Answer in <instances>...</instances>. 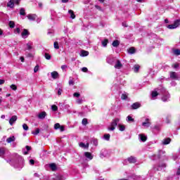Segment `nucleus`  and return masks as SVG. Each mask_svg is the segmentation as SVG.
Masks as SVG:
<instances>
[{"label": "nucleus", "mask_w": 180, "mask_h": 180, "mask_svg": "<svg viewBox=\"0 0 180 180\" xmlns=\"http://www.w3.org/2000/svg\"><path fill=\"white\" fill-rule=\"evenodd\" d=\"M120 122V120L119 118H115V120H112L111 122L110 127H108V130L110 131H113L116 129V126H117V123Z\"/></svg>", "instance_id": "1"}, {"label": "nucleus", "mask_w": 180, "mask_h": 180, "mask_svg": "<svg viewBox=\"0 0 180 180\" xmlns=\"http://www.w3.org/2000/svg\"><path fill=\"white\" fill-rule=\"evenodd\" d=\"M179 25H180V20H176L174 21V24L167 25V29H171V30L176 29V27H178Z\"/></svg>", "instance_id": "2"}, {"label": "nucleus", "mask_w": 180, "mask_h": 180, "mask_svg": "<svg viewBox=\"0 0 180 180\" xmlns=\"http://www.w3.org/2000/svg\"><path fill=\"white\" fill-rule=\"evenodd\" d=\"M170 78L172 79H176V80H179L180 79V73L178 74L175 72H170Z\"/></svg>", "instance_id": "3"}, {"label": "nucleus", "mask_w": 180, "mask_h": 180, "mask_svg": "<svg viewBox=\"0 0 180 180\" xmlns=\"http://www.w3.org/2000/svg\"><path fill=\"white\" fill-rule=\"evenodd\" d=\"M109 156V152L106 149H102L100 153V157L101 158H105V157Z\"/></svg>", "instance_id": "4"}, {"label": "nucleus", "mask_w": 180, "mask_h": 180, "mask_svg": "<svg viewBox=\"0 0 180 180\" xmlns=\"http://www.w3.org/2000/svg\"><path fill=\"white\" fill-rule=\"evenodd\" d=\"M169 98H170L169 93H168V91H165L163 94V96H162V101L163 102H167V101H168Z\"/></svg>", "instance_id": "5"}, {"label": "nucleus", "mask_w": 180, "mask_h": 180, "mask_svg": "<svg viewBox=\"0 0 180 180\" xmlns=\"http://www.w3.org/2000/svg\"><path fill=\"white\" fill-rule=\"evenodd\" d=\"M29 34H30V33H29V31L26 29H24L22 32L21 33V36L22 39H27V37L29 36Z\"/></svg>", "instance_id": "6"}, {"label": "nucleus", "mask_w": 180, "mask_h": 180, "mask_svg": "<svg viewBox=\"0 0 180 180\" xmlns=\"http://www.w3.org/2000/svg\"><path fill=\"white\" fill-rule=\"evenodd\" d=\"M27 19H29V20H36V19L37 18V15H36V14H28L27 15Z\"/></svg>", "instance_id": "7"}, {"label": "nucleus", "mask_w": 180, "mask_h": 180, "mask_svg": "<svg viewBox=\"0 0 180 180\" xmlns=\"http://www.w3.org/2000/svg\"><path fill=\"white\" fill-rule=\"evenodd\" d=\"M127 161L129 162V164H134L137 162V159H136L135 157L130 156L127 158Z\"/></svg>", "instance_id": "8"}, {"label": "nucleus", "mask_w": 180, "mask_h": 180, "mask_svg": "<svg viewBox=\"0 0 180 180\" xmlns=\"http://www.w3.org/2000/svg\"><path fill=\"white\" fill-rule=\"evenodd\" d=\"M142 126H143V127H150V126H151V122H150V119L146 118V122L142 123Z\"/></svg>", "instance_id": "9"}, {"label": "nucleus", "mask_w": 180, "mask_h": 180, "mask_svg": "<svg viewBox=\"0 0 180 180\" xmlns=\"http://www.w3.org/2000/svg\"><path fill=\"white\" fill-rule=\"evenodd\" d=\"M16 120H18V117L16 115L12 116L9 120V123H10L11 126H12V124H13V123H15V122H16Z\"/></svg>", "instance_id": "10"}, {"label": "nucleus", "mask_w": 180, "mask_h": 180, "mask_svg": "<svg viewBox=\"0 0 180 180\" xmlns=\"http://www.w3.org/2000/svg\"><path fill=\"white\" fill-rule=\"evenodd\" d=\"M7 8H11V9H13V8H15V3H13V0H10L7 3Z\"/></svg>", "instance_id": "11"}, {"label": "nucleus", "mask_w": 180, "mask_h": 180, "mask_svg": "<svg viewBox=\"0 0 180 180\" xmlns=\"http://www.w3.org/2000/svg\"><path fill=\"white\" fill-rule=\"evenodd\" d=\"M84 157L86 158H88V160H92L94 158V156L92 155V153L89 152H85L84 153Z\"/></svg>", "instance_id": "12"}, {"label": "nucleus", "mask_w": 180, "mask_h": 180, "mask_svg": "<svg viewBox=\"0 0 180 180\" xmlns=\"http://www.w3.org/2000/svg\"><path fill=\"white\" fill-rule=\"evenodd\" d=\"M122 67H123V65H122V63H120V60H117L115 65V68H117V70H120Z\"/></svg>", "instance_id": "13"}, {"label": "nucleus", "mask_w": 180, "mask_h": 180, "mask_svg": "<svg viewBox=\"0 0 180 180\" xmlns=\"http://www.w3.org/2000/svg\"><path fill=\"white\" fill-rule=\"evenodd\" d=\"M51 75L53 79H57L58 78V72L57 71H53L51 73Z\"/></svg>", "instance_id": "14"}, {"label": "nucleus", "mask_w": 180, "mask_h": 180, "mask_svg": "<svg viewBox=\"0 0 180 180\" xmlns=\"http://www.w3.org/2000/svg\"><path fill=\"white\" fill-rule=\"evenodd\" d=\"M140 106H141V105L140 104V103H134L131 105V108L132 109H139V108H140Z\"/></svg>", "instance_id": "15"}, {"label": "nucleus", "mask_w": 180, "mask_h": 180, "mask_svg": "<svg viewBox=\"0 0 180 180\" xmlns=\"http://www.w3.org/2000/svg\"><path fill=\"white\" fill-rule=\"evenodd\" d=\"M79 147H81V148H89V143L85 144V143L81 142L79 143Z\"/></svg>", "instance_id": "16"}, {"label": "nucleus", "mask_w": 180, "mask_h": 180, "mask_svg": "<svg viewBox=\"0 0 180 180\" xmlns=\"http://www.w3.org/2000/svg\"><path fill=\"white\" fill-rule=\"evenodd\" d=\"M15 139V136H10L6 139V143H13Z\"/></svg>", "instance_id": "17"}, {"label": "nucleus", "mask_w": 180, "mask_h": 180, "mask_svg": "<svg viewBox=\"0 0 180 180\" xmlns=\"http://www.w3.org/2000/svg\"><path fill=\"white\" fill-rule=\"evenodd\" d=\"M170 143H171V139H169V138L165 139L162 141V144L164 146H167V144H169Z\"/></svg>", "instance_id": "18"}, {"label": "nucleus", "mask_w": 180, "mask_h": 180, "mask_svg": "<svg viewBox=\"0 0 180 180\" xmlns=\"http://www.w3.org/2000/svg\"><path fill=\"white\" fill-rule=\"evenodd\" d=\"M139 138L141 141L144 142L147 141V136H144V134H139Z\"/></svg>", "instance_id": "19"}, {"label": "nucleus", "mask_w": 180, "mask_h": 180, "mask_svg": "<svg viewBox=\"0 0 180 180\" xmlns=\"http://www.w3.org/2000/svg\"><path fill=\"white\" fill-rule=\"evenodd\" d=\"M46 112H41L39 114L38 117L39 119H44L46 117Z\"/></svg>", "instance_id": "20"}, {"label": "nucleus", "mask_w": 180, "mask_h": 180, "mask_svg": "<svg viewBox=\"0 0 180 180\" xmlns=\"http://www.w3.org/2000/svg\"><path fill=\"white\" fill-rule=\"evenodd\" d=\"M118 127H119V130L120 131H124V130H126V127L124 125H123V124H118Z\"/></svg>", "instance_id": "21"}, {"label": "nucleus", "mask_w": 180, "mask_h": 180, "mask_svg": "<svg viewBox=\"0 0 180 180\" xmlns=\"http://www.w3.org/2000/svg\"><path fill=\"white\" fill-rule=\"evenodd\" d=\"M68 13L69 15H70V18L72 19H75V14L74 13V11L72 10H69Z\"/></svg>", "instance_id": "22"}, {"label": "nucleus", "mask_w": 180, "mask_h": 180, "mask_svg": "<svg viewBox=\"0 0 180 180\" xmlns=\"http://www.w3.org/2000/svg\"><path fill=\"white\" fill-rule=\"evenodd\" d=\"M49 167L52 171H56L57 169V166L54 163H51L49 165Z\"/></svg>", "instance_id": "23"}, {"label": "nucleus", "mask_w": 180, "mask_h": 180, "mask_svg": "<svg viewBox=\"0 0 180 180\" xmlns=\"http://www.w3.org/2000/svg\"><path fill=\"white\" fill-rule=\"evenodd\" d=\"M5 151H6V150L4 148H0V157L5 155Z\"/></svg>", "instance_id": "24"}, {"label": "nucleus", "mask_w": 180, "mask_h": 180, "mask_svg": "<svg viewBox=\"0 0 180 180\" xmlns=\"http://www.w3.org/2000/svg\"><path fill=\"white\" fill-rule=\"evenodd\" d=\"M128 52L129 54H134L136 53V49L134 47H131L129 49Z\"/></svg>", "instance_id": "25"}, {"label": "nucleus", "mask_w": 180, "mask_h": 180, "mask_svg": "<svg viewBox=\"0 0 180 180\" xmlns=\"http://www.w3.org/2000/svg\"><path fill=\"white\" fill-rule=\"evenodd\" d=\"M89 52L86 51H82L81 56L82 57H86V56H89Z\"/></svg>", "instance_id": "26"}, {"label": "nucleus", "mask_w": 180, "mask_h": 180, "mask_svg": "<svg viewBox=\"0 0 180 180\" xmlns=\"http://www.w3.org/2000/svg\"><path fill=\"white\" fill-rule=\"evenodd\" d=\"M20 15H21V16H25L26 15V11H25V8H22L20 9Z\"/></svg>", "instance_id": "27"}, {"label": "nucleus", "mask_w": 180, "mask_h": 180, "mask_svg": "<svg viewBox=\"0 0 180 180\" xmlns=\"http://www.w3.org/2000/svg\"><path fill=\"white\" fill-rule=\"evenodd\" d=\"M102 46L103 47H106L108 46V43H109V40L108 39H104L103 41H102Z\"/></svg>", "instance_id": "28"}, {"label": "nucleus", "mask_w": 180, "mask_h": 180, "mask_svg": "<svg viewBox=\"0 0 180 180\" xmlns=\"http://www.w3.org/2000/svg\"><path fill=\"white\" fill-rule=\"evenodd\" d=\"M140 70V65H135L134 66V72H139V70Z\"/></svg>", "instance_id": "29"}, {"label": "nucleus", "mask_w": 180, "mask_h": 180, "mask_svg": "<svg viewBox=\"0 0 180 180\" xmlns=\"http://www.w3.org/2000/svg\"><path fill=\"white\" fill-rule=\"evenodd\" d=\"M32 46H33V43L32 42H29L28 44H27V50H32V49H33Z\"/></svg>", "instance_id": "30"}, {"label": "nucleus", "mask_w": 180, "mask_h": 180, "mask_svg": "<svg viewBox=\"0 0 180 180\" xmlns=\"http://www.w3.org/2000/svg\"><path fill=\"white\" fill-rule=\"evenodd\" d=\"M119 41L117 40H115L113 42H112V46L113 47H119Z\"/></svg>", "instance_id": "31"}, {"label": "nucleus", "mask_w": 180, "mask_h": 180, "mask_svg": "<svg viewBox=\"0 0 180 180\" xmlns=\"http://www.w3.org/2000/svg\"><path fill=\"white\" fill-rule=\"evenodd\" d=\"M104 139L107 141H109V140H110V134H104Z\"/></svg>", "instance_id": "32"}, {"label": "nucleus", "mask_w": 180, "mask_h": 180, "mask_svg": "<svg viewBox=\"0 0 180 180\" xmlns=\"http://www.w3.org/2000/svg\"><path fill=\"white\" fill-rule=\"evenodd\" d=\"M127 122H134V119H133V117H131V116L129 115L127 117Z\"/></svg>", "instance_id": "33"}, {"label": "nucleus", "mask_w": 180, "mask_h": 180, "mask_svg": "<svg viewBox=\"0 0 180 180\" xmlns=\"http://www.w3.org/2000/svg\"><path fill=\"white\" fill-rule=\"evenodd\" d=\"M173 53L175 56H180V50L179 49H174Z\"/></svg>", "instance_id": "34"}, {"label": "nucleus", "mask_w": 180, "mask_h": 180, "mask_svg": "<svg viewBox=\"0 0 180 180\" xmlns=\"http://www.w3.org/2000/svg\"><path fill=\"white\" fill-rule=\"evenodd\" d=\"M53 47L54 49H56V50H58V49H60V46H58V42L55 41L53 43Z\"/></svg>", "instance_id": "35"}, {"label": "nucleus", "mask_w": 180, "mask_h": 180, "mask_svg": "<svg viewBox=\"0 0 180 180\" xmlns=\"http://www.w3.org/2000/svg\"><path fill=\"white\" fill-rule=\"evenodd\" d=\"M51 109L53 112H57V110H58V107L56 105H51Z\"/></svg>", "instance_id": "36"}, {"label": "nucleus", "mask_w": 180, "mask_h": 180, "mask_svg": "<svg viewBox=\"0 0 180 180\" xmlns=\"http://www.w3.org/2000/svg\"><path fill=\"white\" fill-rule=\"evenodd\" d=\"M55 180H65L64 176L62 175H58L56 178Z\"/></svg>", "instance_id": "37"}, {"label": "nucleus", "mask_w": 180, "mask_h": 180, "mask_svg": "<svg viewBox=\"0 0 180 180\" xmlns=\"http://www.w3.org/2000/svg\"><path fill=\"white\" fill-rule=\"evenodd\" d=\"M8 25H9V27H11V29H13V27H15V22L13 21H10Z\"/></svg>", "instance_id": "38"}, {"label": "nucleus", "mask_w": 180, "mask_h": 180, "mask_svg": "<svg viewBox=\"0 0 180 180\" xmlns=\"http://www.w3.org/2000/svg\"><path fill=\"white\" fill-rule=\"evenodd\" d=\"M82 123L84 126H86L88 124V120L86 118L83 119Z\"/></svg>", "instance_id": "39"}, {"label": "nucleus", "mask_w": 180, "mask_h": 180, "mask_svg": "<svg viewBox=\"0 0 180 180\" xmlns=\"http://www.w3.org/2000/svg\"><path fill=\"white\" fill-rule=\"evenodd\" d=\"M44 57L46 60H51V56L47 53H45Z\"/></svg>", "instance_id": "40"}, {"label": "nucleus", "mask_w": 180, "mask_h": 180, "mask_svg": "<svg viewBox=\"0 0 180 180\" xmlns=\"http://www.w3.org/2000/svg\"><path fill=\"white\" fill-rule=\"evenodd\" d=\"M39 133H40V129H37L35 130V131L32 132V134H34V136H37V134H39Z\"/></svg>", "instance_id": "41"}, {"label": "nucleus", "mask_w": 180, "mask_h": 180, "mask_svg": "<svg viewBox=\"0 0 180 180\" xmlns=\"http://www.w3.org/2000/svg\"><path fill=\"white\" fill-rule=\"evenodd\" d=\"M10 88H11V89H13V91H16V89H18V86H16V85H15V84L11 85V86H10Z\"/></svg>", "instance_id": "42"}, {"label": "nucleus", "mask_w": 180, "mask_h": 180, "mask_svg": "<svg viewBox=\"0 0 180 180\" xmlns=\"http://www.w3.org/2000/svg\"><path fill=\"white\" fill-rule=\"evenodd\" d=\"M60 123H56V124H55V125H54V129H55V130H58V129H60Z\"/></svg>", "instance_id": "43"}, {"label": "nucleus", "mask_w": 180, "mask_h": 180, "mask_svg": "<svg viewBox=\"0 0 180 180\" xmlns=\"http://www.w3.org/2000/svg\"><path fill=\"white\" fill-rule=\"evenodd\" d=\"M121 99H123L124 101L127 99V94H122Z\"/></svg>", "instance_id": "44"}, {"label": "nucleus", "mask_w": 180, "mask_h": 180, "mask_svg": "<svg viewBox=\"0 0 180 180\" xmlns=\"http://www.w3.org/2000/svg\"><path fill=\"white\" fill-rule=\"evenodd\" d=\"M155 96H158V93L157 91H153L152 98H155Z\"/></svg>", "instance_id": "45"}, {"label": "nucleus", "mask_w": 180, "mask_h": 180, "mask_svg": "<svg viewBox=\"0 0 180 180\" xmlns=\"http://www.w3.org/2000/svg\"><path fill=\"white\" fill-rule=\"evenodd\" d=\"M22 129H24L25 130L27 131V130H29V127L27 126V124H22Z\"/></svg>", "instance_id": "46"}, {"label": "nucleus", "mask_w": 180, "mask_h": 180, "mask_svg": "<svg viewBox=\"0 0 180 180\" xmlns=\"http://www.w3.org/2000/svg\"><path fill=\"white\" fill-rule=\"evenodd\" d=\"M96 9H98V11H101L102 12V7L101 6L96 5L95 6Z\"/></svg>", "instance_id": "47"}, {"label": "nucleus", "mask_w": 180, "mask_h": 180, "mask_svg": "<svg viewBox=\"0 0 180 180\" xmlns=\"http://www.w3.org/2000/svg\"><path fill=\"white\" fill-rule=\"evenodd\" d=\"M73 96L75 98H79V96H81V94H79V93H74Z\"/></svg>", "instance_id": "48"}, {"label": "nucleus", "mask_w": 180, "mask_h": 180, "mask_svg": "<svg viewBox=\"0 0 180 180\" xmlns=\"http://www.w3.org/2000/svg\"><path fill=\"white\" fill-rule=\"evenodd\" d=\"M77 103H78L79 105H81V103H82V98H78L76 101Z\"/></svg>", "instance_id": "49"}, {"label": "nucleus", "mask_w": 180, "mask_h": 180, "mask_svg": "<svg viewBox=\"0 0 180 180\" xmlns=\"http://www.w3.org/2000/svg\"><path fill=\"white\" fill-rule=\"evenodd\" d=\"M39 71V65H36L34 68V72H37Z\"/></svg>", "instance_id": "50"}, {"label": "nucleus", "mask_w": 180, "mask_h": 180, "mask_svg": "<svg viewBox=\"0 0 180 180\" xmlns=\"http://www.w3.org/2000/svg\"><path fill=\"white\" fill-rule=\"evenodd\" d=\"M68 67L67 66V65H63L61 66V69L63 70V71H64V70H67Z\"/></svg>", "instance_id": "51"}, {"label": "nucleus", "mask_w": 180, "mask_h": 180, "mask_svg": "<svg viewBox=\"0 0 180 180\" xmlns=\"http://www.w3.org/2000/svg\"><path fill=\"white\" fill-rule=\"evenodd\" d=\"M161 154H165V151L164 150L159 151V158H161Z\"/></svg>", "instance_id": "52"}, {"label": "nucleus", "mask_w": 180, "mask_h": 180, "mask_svg": "<svg viewBox=\"0 0 180 180\" xmlns=\"http://www.w3.org/2000/svg\"><path fill=\"white\" fill-rule=\"evenodd\" d=\"M63 94V90L61 89H58V95L60 96Z\"/></svg>", "instance_id": "53"}, {"label": "nucleus", "mask_w": 180, "mask_h": 180, "mask_svg": "<svg viewBox=\"0 0 180 180\" xmlns=\"http://www.w3.org/2000/svg\"><path fill=\"white\" fill-rule=\"evenodd\" d=\"M14 4L19 5V2H20L21 0H13Z\"/></svg>", "instance_id": "54"}, {"label": "nucleus", "mask_w": 180, "mask_h": 180, "mask_svg": "<svg viewBox=\"0 0 180 180\" xmlns=\"http://www.w3.org/2000/svg\"><path fill=\"white\" fill-rule=\"evenodd\" d=\"M82 71L83 72H88V68H82Z\"/></svg>", "instance_id": "55"}, {"label": "nucleus", "mask_w": 180, "mask_h": 180, "mask_svg": "<svg viewBox=\"0 0 180 180\" xmlns=\"http://www.w3.org/2000/svg\"><path fill=\"white\" fill-rule=\"evenodd\" d=\"M30 165H34V160L31 159V160H30Z\"/></svg>", "instance_id": "56"}, {"label": "nucleus", "mask_w": 180, "mask_h": 180, "mask_svg": "<svg viewBox=\"0 0 180 180\" xmlns=\"http://www.w3.org/2000/svg\"><path fill=\"white\" fill-rule=\"evenodd\" d=\"M25 148H26L27 151H30V150H32V147H30L29 146H26Z\"/></svg>", "instance_id": "57"}, {"label": "nucleus", "mask_w": 180, "mask_h": 180, "mask_svg": "<svg viewBox=\"0 0 180 180\" xmlns=\"http://www.w3.org/2000/svg\"><path fill=\"white\" fill-rule=\"evenodd\" d=\"M93 144H94V146H98V140H96V139L94 140Z\"/></svg>", "instance_id": "58"}, {"label": "nucleus", "mask_w": 180, "mask_h": 180, "mask_svg": "<svg viewBox=\"0 0 180 180\" xmlns=\"http://www.w3.org/2000/svg\"><path fill=\"white\" fill-rule=\"evenodd\" d=\"M15 33H20V28H16L15 30Z\"/></svg>", "instance_id": "59"}, {"label": "nucleus", "mask_w": 180, "mask_h": 180, "mask_svg": "<svg viewBox=\"0 0 180 180\" xmlns=\"http://www.w3.org/2000/svg\"><path fill=\"white\" fill-rule=\"evenodd\" d=\"M5 84V80L4 79H0V85H2Z\"/></svg>", "instance_id": "60"}, {"label": "nucleus", "mask_w": 180, "mask_h": 180, "mask_svg": "<svg viewBox=\"0 0 180 180\" xmlns=\"http://www.w3.org/2000/svg\"><path fill=\"white\" fill-rule=\"evenodd\" d=\"M59 129H60V131H64V127L63 126L60 125Z\"/></svg>", "instance_id": "61"}, {"label": "nucleus", "mask_w": 180, "mask_h": 180, "mask_svg": "<svg viewBox=\"0 0 180 180\" xmlns=\"http://www.w3.org/2000/svg\"><path fill=\"white\" fill-rule=\"evenodd\" d=\"M69 85H74V81L70 80L69 81Z\"/></svg>", "instance_id": "62"}, {"label": "nucleus", "mask_w": 180, "mask_h": 180, "mask_svg": "<svg viewBox=\"0 0 180 180\" xmlns=\"http://www.w3.org/2000/svg\"><path fill=\"white\" fill-rule=\"evenodd\" d=\"M34 176H36L37 178H39L40 175L37 173L34 174Z\"/></svg>", "instance_id": "63"}, {"label": "nucleus", "mask_w": 180, "mask_h": 180, "mask_svg": "<svg viewBox=\"0 0 180 180\" xmlns=\"http://www.w3.org/2000/svg\"><path fill=\"white\" fill-rule=\"evenodd\" d=\"M176 174H177L178 175H180V166H179V169H178V170H177Z\"/></svg>", "instance_id": "64"}]
</instances>
